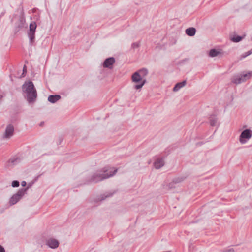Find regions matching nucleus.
I'll use <instances>...</instances> for the list:
<instances>
[{
    "mask_svg": "<svg viewBox=\"0 0 252 252\" xmlns=\"http://www.w3.org/2000/svg\"><path fill=\"white\" fill-rule=\"evenodd\" d=\"M22 91L25 94V98L30 104L34 103L37 97L36 88L32 81H26L22 86Z\"/></svg>",
    "mask_w": 252,
    "mask_h": 252,
    "instance_id": "1",
    "label": "nucleus"
},
{
    "mask_svg": "<svg viewBox=\"0 0 252 252\" xmlns=\"http://www.w3.org/2000/svg\"><path fill=\"white\" fill-rule=\"evenodd\" d=\"M117 172V170L115 169L113 171H111L108 172V169L107 168L105 167L102 170L97 171L96 172L94 173L88 182L94 183H97L98 182L112 177Z\"/></svg>",
    "mask_w": 252,
    "mask_h": 252,
    "instance_id": "2",
    "label": "nucleus"
},
{
    "mask_svg": "<svg viewBox=\"0 0 252 252\" xmlns=\"http://www.w3.org/2000/svg\"><path fill=\"white\" fill-rule=\"evenodd\" d=\"M29 189L27 187L25 188H22L20 189L18 191L14 194L9 200V204L10 205H13L17 203L22 197L27 193V191Z\"/></svg>",
    "mask_w": 252,
    "mask_h": 252,
    "instance_id": "3",
    "label": "nucleus"
},
{
    "mask_svg": "<svg viewBox=\"0 0 252 252\" xmlns=\"http://www.w3.org/2000/svg\"><path fill=\"white\" fill-rule=\"evenodd\" d=\"M252 76V71L245 74H237L232 77L231 82L235 84H239L250 79Z\"/></svg>",
    "mask_w": 252,
    "mask_h": 252,
    "instance_id": "4",
    "label": "nucleus"
},
{
    "mask_svg": "<svg viewBox=\"0 0 252 252\" xmlns=\"http://www.w3.org/2000/svg\"><path fill=\"white\" fill-rule=\"evenodd\" d=\"M132 81L135 83H139L140 82V84L135 85L134 86V88L136 90H138L141 89L144 84L146 83V79H143L142 77H141L139 73L136 71L131 76Z\"/></svg>",
    "mask_w": 252,
    "mask_h": 252,
    "instance_id": "5",
    "label": "nucleus"
},
{
    "mask_svg": "<svg viewBox=\"0 0 252 252\" xmlns=\"http://www.w3.org/2000/svg\"><path fill=\"white\" fill-rule=\"evenodd\" d=\"M36 27L37 25L35 22L33 21L30 23L28 35L29 38L30 44L31 45H33L35 41V33Z\"/></svg>",
    "mask_w": 252,
    "mask_h": 252,
    "instance_id": "6",
    "label": "nucleus"
},
{
    "mask_svg": "<svg viewBox=\"0 0 252 252\" xmlns=\"http://www.w3.org/2000/svg\"><path fill=\"white\" fill-rule=\"evenodd\" d=\"M252 136V131L249 129L243 130L240 134L239 141L242 144L246 142V139H249Z\"/></svg>",
    "mask_w": 252,
    "mask_h": 252,
    "instance_id": "7",
    "label": "nucleus"
},
{
    "mask_svg": "<svg viewBox=\"0 0 252 252\" xmlns=\"http://www.w3.org/2000/svg\"><path fill=\"white\" fill-rule=\"evenodd\" d=\"M46 244L50 248L56 249L59 246V242L56 239L50 238L46 240Z\"/></svg>",
    "mask_w": 252,
    "mask_h": 252,
    "instance_id": "8",
    "label": "nucleus"
},
{
    "mask_svg": "<svg viewBox=\"0 0 252 252\" xmlns=\"http://www.w3.org/2000/svg\"><path fill=\"white\" fill-rule=\"evenodd\" d=\"M14 131V128L12 124H8L5 129L4 134V138L6 139L10 138L13 135Z\"/></svg>",
    "mask_w": 252,
    "mask_h": 252,
    "instance_id": "9",
    "label": "nucleus"
},
{
    "mask_svg": "<svg viewBox=\"0 0 252 252\" xmlns=\"http://www.w3.org/2000/svg\"><path fill=\"white\" fill-rule=\"evenodd\" d=\"M25 21L23 18H19V20L15 23L14 32L15 33H17L20 30H21L24 26Z\"/></svg>",
    "mask_w": 252,
    "mask_h": 252,
    "instance_id": "10",
    "label": "nucleus"
},
{
    "mask_svg": "<svg viewBox=\"0 0 252 252\" xmlns=\"http://www.w3.org/2000/svg\"><path fill=\"white\" fill-rule=\"evenodd\" d=\"M115 62V59L113 57H109L105 60L103 66L105 68H112L113 64Z\"/></svg>",
    "mask_w": 252,
    "mask_h": 252,
    "instance_id": "11",
    "label": "nucleus"
},
{
    "mask_svg": "<svg viewBox=\"0 0 252 252\" xmlns=\"http://www.w3.org/2000/svg\"><path fill=\"white\" fill-rule=\"evenodd\" d=\"M20 162V158L18 157H13L9 159L7 163V167H12Z\"/></svg>",
    "mask_w": 252,
    "mask_h": 252,
    "instance_id": "12",
    "label": "nucleus"
},
{
    "mask_svg": "<svg viewBox=\"0 0 252 252\" xmlns=\"http://www.w3.org/2000/svg\"><path fill=\"white\" fill-rule=\"evenodd\" d=\"M164 165V159L162 158H158L154 162V166L156 169H158Z\"/></svg>",
    "mask_w": 252,
    "mask_h": 252,
    "instance_id": "13",
    "label": "nucleus"
},
{
    "mask_svg": "<svg viewBox=\"0 0 252 252\" xmlns=\"http://www.w3.org/2000/svg\"><path fill=\"white\" fill-rule=\"evenodd\" d=\"M61 97L59 94L50 95L48 97V100L52 103H55L61 99Z\"/></svg>",
    "mask_w": 252,
    "mask_h": 252,
    "instance_id": "14",
    "label": "nucleus"
},
{
    "mask_svg": "<svg viewBox=\"0 0 252 252\" xmlns=\"http://www.w3.org/2000/svg\"><path fill=\"white\" fill-rule=\"evenodd\" d=\"M186 177H184V176H180V177H178L175 178L173 180L172 182L170 183L169 184V187L171 188V187H172L173 184H177V183H179L183 182L186 179Z\"/></svg>",
    "mask_w": 252,
    "mask_h": 252,
    "instance_id": "15",
    "label": "nucleus"
},
{
    "mask_svg": "<svg viewBox=\"0 0 252 252\" xmlns=\"http://www.w3.org/2000/svg\"><path fill=\"white\" fill-rule=\"evenodd\" d=\"M187 82L186 80H184L181 82H178L174 87L173 89V91L174 92H177L179 91L181 88L186 85Z\"/></svg>",
    "mask_w": 252,
    "mask_h": 252,
    "instance_id": "16",
    "label": "nucleus"
},
{
    "mask_svg": "<svg viewBox=\"0 0 252 252\" xmlns=\"http://www.w3.org/2000/svg\"><path fill=\"white\" fill-rule=\"evenodd\" d=\"M196 29L195 28L190 27L188 28L186 30L185 32L186 34L189 36H194L196 33Z\"/></svg>",
    "mask_w": 252,
    "mask_h": 252,
    "instance_id": "17",
    "label": "nucleus"
},
{
    "mask_svg": "<svg viewBox=\"0 0 252 252\" xmlns=\"http://www.w3.org/2000/svg\"><path fill=\"white\" fill-rule=\"evenodd\" d=\"M221 53L220 50H217L216 49H212L210 50L209 56L211 57H215Z\"/></svg>",
    "mask_w": 252,
    "mask_h": 252,
    "instance_id": "18",
    "label": "nucleus"
},
{
    "mask_svg": "<svg viewBox=\"0 0 252 252\" xmlns=\"http://www.w3.org/2000/svg\"><path fill=\"white\" fill-rule=\"evenodd\" d=\"M137 71L139 73L141 77H142L143 79H146V77L148 74V70L145 68L139 69Z\"/></svg>",
    "mask_w": 252,
    "mask_h": 252,
    "instance_id": "19",
    "label": "nucleus"
},
{
    "mask_svg": "<svg viewBox=\"0 0 252 252\" xmlns=\"http://www.w3.org/2000/svg\"><path fill=\"white\" fill-rule=\"evenodd\" d=\"M245 35L239 36L235 35L230 37V40L233 42H239L241 41L245 37Z\"/></svg>",
    "mask_w": 252,
    "mask_h": 252,
    "instance_id": "20",
    "label": "nucleus"
},
{
    "mask_svg": "<svg viewBox=\"0 0 252 252\" xmlns=\"http://www.w3.org/2000/svg\"><path fill=\"white\" fill-rule=\"evenodd\" d=\"M209 121H210V125L212 126H216L217 122V119L215 116H211L209 118Z\"/></svg>",
    "mask_w": 252,
    "mask_h": 252,
    "instance_id": "21",
    "label": "nucleus"
},
{
    "mask_svg": "<svg viewBox=\"0 0 252 252\" xmlns=\"http://www.w3.org/2000/svg\"><path fill=\"white\" fill-rule=\"evenodd\" d=\"M112 195H113V193H107L106 195L103 194L100 196V198H99V199L101 201H102V200H104L106 198L111 196Z\"/></svg>",
    "mask_w": 252,
    "mask_h": 252,
    "instance_id": "22",
    "label": "nucleus"
},
{
    "mask_svg": "<svg viewBox=\"0 0 252 252\" xmlns=\"http://www.w3.org/2000/svg\"><path fill=\"white\" fill-rule=\"evenodd\" d=\"M11 186L13 187H18L19 186V182L17 180H14L11 183Z\"/></svg>",
    "mask_w": 252,
    "mask_h": 252,
    "instance_id": "23",
    "label": "nucleus"
},
{
    "mask_svg": "<svg viewBox=\"0 0 252 252\" xmlns=\"http://www.w3.org/2000/svg\"><path fill=\"white\" fill-rule=\"evenodd\" d=\"M140 46V42H134L132 44L131 48L133 49L137 48Z\"/></svg>",
    "mask_w": 252,
    "mask_h": 252,
    "instance_id": "24",
    "label": "nucleus"
},
{
    "mask_svg": "<svg viewBox=\"0 0 252 252\" xmlns=\"http://www.w3.org/2000/svg\"><path fill=\"white\" fill-rule=\"evenodd\" d=\"M250 55L251 53H250L249 51H248V52L244 53L243 55H241V59H244Z\"/></svg>",
    "mask_w": 252,
    "mask_h": 252,
    "instance_id": "25",
    "label": "nucleus"
},
{
    "mask_svg": "<svg viewBox=\"0 0 252 252\" xmlns=\"http://www.w3.org/2000/svg\"><path fill=\"white\" fill-rule=\"evenodd\" d=\"M26 72H27V67H26V66L25 65H24L23 66V73H22V74L21 77H23L25 76Z\"/></svg>",
    "mask_w": 252,
    "mask_h": 252,
    "instance_id": "26",
    "label": "nucleus"
},
{
    "mask_svg": "<svg viewBox=\"0 0 252 252\" xmlns=\"http://www.w3.org/2000/svg\"><path fill=\"white\" fill-rule=\"evenodd\" d=\"M223 252H234V250L233 248H229L224 250Z\"/></svg>",
    "mask_w": 252,
    "mask_h": 252,
    "instance_id": "27",
    "label": "nucleus"
},
{
    "mask_svg": "<svg viewBox=\"0 0 252 252\" xmlns=\"http://www.w3.org/2000/svg\"><path fill=\"white\" fill-rule=\"evenodd\" d=\"M5 249L4 248L0 245V252H5Z\"/></svg>",
    "mask_w": 252,
    "mask_h": 252,
    "instance_id": "28",
    "label": "nucleus"
},
{
    "mask_svg": "<svg viewBox=\"0 0 252 252\" xmlns=\"http://www.w3.org/2000/svg\"><path fill=\"white\" fill-rule=\"evenodd\" d=\"M26 184H27V183H26V181H22V182H21V185H22V186H23V187H25V186H26Z\"/></svg>",
    "mask_w": 252,
    "mask_h": 252,
    "instance_id": "29",
    "label": "nucleus"
},
{
    "mask_svg": "<svg viewBox=\"0 0 252 252\" xmlns=\"http://www.w3.org/2000/svg\"><path fill=\"white\" fill-rule=\"evenodd\" d=\"M3 95H1V94H0V104L2 102V98H3Z\"/></svg>",
    "mask_w": 252,
    "mask_h": 252,
    "instance_id": "30",
    "label": "nucleus"
},
{
    "mask_svg": "<svg viewBox=\"0 0 252 252\" xmlns=\"http://www.w3.org/2000/svg\"><path fill=\"white\" fill-rule=\"evenodd\" d=\"M249 52L251 53V54H252V48L250 50H249Z\"/></svg>",
    "mask_w": 252,
    "mask_h": 252,
    "instance_id": "31",
    "label": "nucleus"
},
{
    "mask_svg": "<svg viewBox=\"0 0 252 252\" xmlns=\"http://www.w3.org/2000/svg\"><path fill=\"white\" fill-rule=\"evenodd\" d=\"M43 122H41V123H40V125L41 126H42L43 125Z\"/></svg>",
    "mask_w": 252,
    "mask_h": 252,
    "instance_id": "32",
    "label": "nucleus"
}]
</instances>
